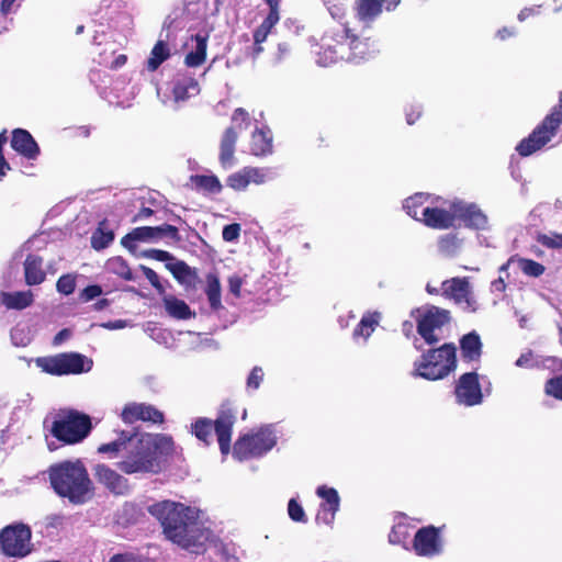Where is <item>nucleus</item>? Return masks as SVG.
Here are the masks:
<instances>
[{"instance_id": "f257e3e1", "label": "nucleus", "mask_w": 562, "mask_h": 562, "mask_svg": "<svg viewBox=\"0 0 562 562\" xmlns=\"http://www.w3.org/2000/svg\"><path fill=\"white\" fill-rule=\"evenodd\" d=\"M173 450V440L165 434L121 431L119 437L99 446L98 452L116 460V468L125 474L157 473L161 458Z\"/></svg>"}, {"instance_id": "f03ea898", "label": "nucleus", "mask_w": 562, "mask_h": 562, "mask_svg": "<svg viewBox=\"0 0 562 562\" xmlns=\"http://www.w3.org/2000/svg\"><path fill=\"white\" fill-rule=\"evenodd\" d=\"M148 512L157 518L166 537L173 543L200 553L211 538V531L199 525V510L172 501H161L148 507Z\"/></svg>"}, {"instance_id": "7ed1b4c3", "label": "nucleus", "mask_w": 562, "mask_h": 562, "mask_svg": "<svg viewBox=\"0 0 562 562\" xmlns=\"http://www.w3.org/2000/svg\"><path fill=\"white\" fill-rule=\"evenodd\" d=\"M378 50L375 41L370 37H357L345 24H337L325 32L319 49L315 54L316 63L326 67L338 60H364Z\"/></svg>"}, {"instance_id": "20e7f679", "label": "nucleus", "mask_w": 562, "mask_h": 562, "mask_svg": "<svg viewBox=\"0 0 562 562\" xmlns=\"http://www.w3.org/2000/svg\"><path fill=\"white\" fill-rule=\"evenodd\" d=\"M408 216L428 228L450 229L457 221V200L429 192H417L403 202Z\"/></svg>"}, {"instance_id": "39448f33", "label": "nucleus", "mask_w": 562, "mask_h": 562, "mask_svg": "<svg viewBox=\"0 0 562 562\" xmlns=\"http://www.w3.org/2000/svg\"><path fill=\"white\" fill-rule=\"evenodd\" d=\"M50 485L60 497L74 504H83L93 495V484L79 460L53 464L48 470Z\"/></svg>"}, {"instance_id": "423d86ee", "label": "nucleus", "mask_w": 562, "mask_h": 562, "mask_svg": "<svg viewBox=\"0 0 562 562\" xmlns=\"http://www.w3.org/2000/svg\"><path fill=\"white\" fill-rule=\"evenodd\" d=\"M279 436L276 425L260 426L237 439L233 456L238 461L263 457L276 447Z\"/></svg>"}, {"instance_id": "0eeeda50", "label": "nucleus", "mask_w": 562, "mask_h": 562, "mask_svg": "<svg viewBox=\"0 0 562 562\" xmlns=\"http://www.w3.org/2000/svg\"><path fill=\"white\" fill-rule=\"evenodd\" d=\"M456 348L452 344L431 349L414 361L412 374L425 380H440L454 368Z\"/></svg>"}, {"instance_id": "6e6552de", "label": "nucleus", "mask_w": 562, "mask_h": 562, "mask_svg": "<svg viewBox=\"0 0 562 562\" xmlns=\"http://www.w3.org/2000/svg\"><path fill=\"white\" fill-rule=\"evenodd\" d=\"M562 124V92L559 102L549 114L533 128L528 137L521 139L516 146L521 157H528L544 147L558 133Z\"/></svg>"}, {"instance_id": "1a4fd4ad", "label": "nucleus", "mask_w": 562, "mask_h": 562, "mask_svg": "<svg viewBox=\"0 0 562 562\" xmlns=\"http://www.w3.org/2000/svg\"><path fill=\"white\" fill-rule=\"evenodd\" d=\"M234 423V414L231 412H223L214 423L207 418H198L191 425V431L199 440L207 443L212 437V431L214 430L222 454L227 456L231 451V439Z\"/></svg>"}, {"instance_id": "9d476101", "label": "nucleus", "mask_w": 562, "mask_h": 562, "mask_svg": "<svg viewBox=\"0 0 562 562\" xmlns=\"http://www.w3.org/2000/svg\"><path fill=\"white\" fill-rule=\"evenodd\" d=\"M412 315L416 318L419 336L427 344H436L443 338V327L450 319L447 310L425 306L413 311Z\"/></svg>"}, {"instance_id": "9b49d317", "label": "nucleus", "mask_w": 562, "mask_h": 562, "mask_svg": "<svg viewBox=\"0 0 562 562\" xmlns=\"http://www.w3.org/2000/svg\"><path fill=\"white\" fill-rule=\"evenodd\" d=\"M89 416L76 411L63 412L53 423L52 434L66 443H75L86 438L90 431Z\"/></svg>"}, {"instance_id": "f8f14e48", "label": "nucleus", "mask_w": 562, "mask_h": 562, "mask_svg": "<svg viewBox=\"0 0 562 562\" xmlns=\"http://www.w3.org/2000/svg\"><path fill=\"white\" fill-rule=\"evenodd\" d=\"M42 371L53 375L79 374L89 372L92 361L80 353H60L54 357H43L36 360Z\"/></svg>"}, {"instance_id": "ddd939ff", "label": "nucleus", "mask_w": 562, "mask_h": 562, "mask_svg": "<svg viewBox=\"0 0 562 562\" xmlns=\"http://www.w3.org/2000/svg\"><path fill=\"white\" fill-rule=\"evenodd\" d=\"M31 536L23 524L8 526L0 532V547L5 555L24 558L32 551Z\"/></svg>"}, {"instance_id": "4468645a", "label": "nucleus", "mask_w": 562, "mask_h": 562, "mask_svg": "<svg viewBox=\"0 0 562 562\" xmlns=\"http://www.w3.org/2000/svg\"><path fill=\"white\" fill-rule=\"evenodd\" d=\"M315 494L321 498L315 521L318 525L333 526L337 512L340 508V496L336 488L319 485Z\"/></svg>"}, {"instance_id": "2eb2a0df", "label": "nucleus", "mask_w": 562, "mask_h": 562, "mask_svg": "<svg viewBox=\"0 0 562 562\" xmlns=\"http://www.w3.org/2000/svg\"><path fill=\"white\" fill-rule=\"evenodd\" d=\"M273 178V172L270 168L259 167H244L243 169L232 173L226 183L229 188L236 191H244L249 184L260 186Z\"/></svg>"}, {"instance_id": "dca6fc26", "label": "nucleus", "mask_w": 562, "mask_h": 562, "mask_svg": "<svg viewBox=\"0 0 562 562\" xmlns=\"http://www.w3.org/2000/svg\"><path fill=\"white\" fill-rule=\"evenodd\" d=\"M269 11L261 23L254 30V45L251 48L252 58H257L263 50L261 44L266 42L272 29L280 21V0H267Z\"/></svg>"}, {"instance_id": "f3484780", "label": "nucleus", "mask_w": 562, "mask_h": 562, "mask_svg": "<svg viewBox=\"0 0 562 562\" xmlns=\"http://www.w3.org/2000/svg\"><path fill=\"white\" fill-rule=\"evenodd\" d=\"M164 235L175 238L178 235V229L171 225L137 227L122 238V245L133 251L136 248V241H154Z\"/></svg>"}, {"instance_id": "a211bd4d", "label": "nucleus", "mask_w": 562, "mask_h": 562, "mask_svg": "<svg viewBox=\"0 0 562 562\" xmlns=\"http://www.w3.org/2000/svg\"><path fill=\"white\" fill-rule=\"evenodd\" d=\"M483 402V392L480 375L476 371L465 372L459 376V403L467 406L480 405Z\"/></svg>"}, {"instance_id": "6ab92c4d", "label": "nucleus", "mask_w": 562, "mask_h": 562, "mask_svg": "<svg viewBox=\"0 0 562 562\" xmlns=\"http://www.w3.org/2000/svg\"><path fill=\"white\" fill-rule=\"evenodd\" d=\"M121 418L126 424H133L138 420L153 423L164 422L161 412L150 404L137 402L127 403L121 412Z\"/></svg>"}, {"instance_id": "aec40b11", "label": "nucleus", "mask_w": 562, "mask_h": 562, "mask_svg": "<svg viewBox=\"0 0 562 562\" xmlns=\"http://www.w3.org/2000/svg\"><path fill=\"white\" fill-rule=\"evenodd\" d=\"M413 549L419 557H434L441 551V541L438 531L434 527L419 529L413 542Z\"/></svg>"}, {"instance_id": "412c9836", "label": "nucleus", "mask_w": 562, "mask_h": 562, "mask_svg": "<svg viewBox=\"0 0 562 562\" xmlns=\"http://www.w3.org/2000/svg\"><path fill=\"white\" fill-rule=\"evenodd\" d=\"M94 475L99 483L116 495H123L128 492L127 479L109 465L98 464L94 469Z\"/></svg>"}, {"instance_id": "4be33fe9", "label": "nucleus", "mask_w": 562, "mask_h": 562, "mask_svg": "<svg viewBox=\"0 0 562 562\" xmlns=\"http://www.w3.org/2000/svg\"><path fill=\"white\" fill-rule=\"evenodd\" d=\"M459 222L468 228L484 231L488 226L485 213L475 203L459 201Z\"/></svg>"}, {"instance_id": "5701e85b", "label": "nucleus", "mask_w": 562, "mask_h": 562, "mask_svg": "<svg viewBox=\"0 0 562 562\" xmlns=\"http://www.w3.org/2000/svg\"><path fill=\"white\" fill-rule=\"evenodd\" d=\"M461 359L464 363H480L483 355V342L480 335L472 330L459 339Z\"/></svg>"}, {"instance_id": "b1692460", "label": "nucleus", "mask_w": 562, "mask_h": 562, "mask_svg": "<svg viewBox=\"0 0 562 562\" xmlns=\"http://www.w3.org/2000/svg\"><path fill=\"white\" fill-rule=\"evenodd\" d=\"M11 147L23 157L33 160L40 155V147L33 136L22 128L12 132Z\"/></svg>"}, {"instance_id": "393cba45", "label": "nucleus", "mask_w": 562, "mask_h": 562, "mask_svg": "<svg viewBox=\"0 0 562 562\" xmlns=\"http://www.w3.org/2000/svg\"><path fill=\"white\" fill-rule=\"evenodd\" d=\"M200 93V87L191 76L178 75L173 81L172 95L176 103L186 102Z\"/></svg>"}, {"instance_id": "a878e982", "label": "nucleus", "mask_w": 562, "mask_h": 562, "mask_svg": "<svg viewBox=\"0 0 562 562\" xmlns=\"http://www.w3.org/2000/svg\"><path fill=\"white\" fill-rule=\"evenodd\" d=\"M238 133L228 127L222 135L220 143V164L223 168L229 169L236 164L235 146Z\"/></svg>"}, {"instance_id": "bb28decb", "label": "nucleus", "mask_w": 562, "mask_h": 562, "mask_svg": "<svg viewBox=\"0 0 562 562\" xmlns=\"http://www.w3.org/2000/svg\"><path fill=\"white\" fill-rule=\"evenodd\" d=\"M400 0H360L358 3V16L361 20H372L378 16L382 9L387 11L395 9Z\"/></svg>"}, {"instance_id": "cd10ccee", "label": "nucleus", "mask_w": 562, "mask_h": 562, "mask_svg": "<svg viewBox=\"0 0 562 562\" xmlns=\"http://www.w3.org/2000/svg\"><path fill=\"white\" fill-rule=\"evenodd\" d=\"M249 150L255 156H267L272 153V135L269 128L255 127Z\"/></svg>"}, {"instance_id": "c85d7f7f", "label": "nucleus", "mask_w": 562, "mask_h": 562, "mask_svg": "<svg viewBox=\"0 0 562 562\" xmlns=\"http://www.w3.org/2000/svg\"><path fill=\"white\" fill-rule=\"evenodd\" d=\"M34 302V294L32 291H18V292H0V304L4 305L8 310H24L31 306Z\"/></svg>"}, {"instance_id": "c756f323", "label": "nucleus", "mask_w": 562, "mask_h": 562, "mask_svg": "<svg viewBox=\"0 0 562 562\" xmlns=\"http://www.w3.org/2000/svg\"><path fill=\"white\" fill-rule=\"evenodd\" d=\"M24 277L27 285H38L46 279L43 269V259L35 255H29L24 261Z\"/></svg>"}, {"instance_id": "7c9ffc66", "label": "nucleus", "mask_w": 562, "mask_h": 562, "mask_svg": "<svg viewBox=\"0 0 562 562\" xmlns=\"http://www.w3.org/2000/svg\"><path fill=\"white\" fill-rule=\"evenodd\" d=\"M381 321V314L379 312H367L361 317V321L353 329L352 338L357 341L360 338L366 342L368 338L375 330L376 326Z\"/></svg>"}, {"instance_id": "2f4dec72", "label": "nucleus", "mask_w": 562, "mask_h": 562, "mask_svg": "<svg viewBox=\"0 0 562 562\" xmlns=\"http://www.w3.org/2000/svg\"><path fill=\"white\" fill-rule=\"evenodd\" d=\"M164 306L170 317L177 319H189L194 316L189 305L173 295H165L162 297Z\"/></svg>"}, {"instance_id": "473e14b6", "label": "nucleus", "mask_w": 562, "mask_h": 562, "mask_svg": "<svg viewBox=\"0 0 562 562\" xmlns=\"http://www.w3.org/2000/svg\"><path fill=\"white\" fill-rule=\"evenodd\" d=\"M194 46L186 56L184 63L188 67H198L204 63L206 57L207 38L203 35H195Z\"/></svg>"}, {"instance_id": "72a5a7b5", "label": "nucleus", "mask_w": 562, "mask_h": 562, "mask_svg": "<svg viewBox=\"0 0 562 562\" xmlns=\"http://www.w3.org/2000/svg\"><path fill=\"white\" fill-rule=\"evenodd\" d=\"M170 48L165 40H159L153 47L149 58L146 63V68L149 71H155L159 66L170 57Z\"/></svg>"}, {"instance_id": "f704fd0d", "label": "nucleus", "mask_w": 562, "mask_h": 562, "mask_svg": "<svg viewBox=\"0 0 562 562\" xmlns=\"http://www.w3.org/2000/svg\"><path fill=\"white\" fill-rule=\"evenodd\" d=\"M205 293L212 310L217 311L222 308L221 283L215 274L210 273L206 276Z\"/></svg>"}, {"instance_id": "c9c22d12", "label": "nucleus", "mask_w": 562, "mask_h": 562, "mask_svg": "<svg viewBox=\"0 0 562 562\" xmlns=\"http://www.w3.org/2000/svg\"><path fill=\"white\" fill-rule=\"evenodd\" d=\"M457 252V235L448 233L437 239V254L442 258H453Z\"/></svg>"}, {"instance_id": "e433bc0d", "label": "nucleus", "mask_w": 562, "mask_h": 562, "mask_svg": "<svg viewBox=\"0 0 562 562\" xmlns=\"http://www.w3.org/2000/svg\"><path fill=\"white\" fill-rule=\"evenodd\" d=\"M195 187L209 192L220 193L222 191V184L218 178L214 175H196L191 178Z\"/></svg>"}, {"instance_id": "4c0bfd02", "label": "nucleus", "mask_w": 562, "mask_h": 562, "mask_svg": "<svg viewBox=\"0 0 562 562\" xmlns=\"http://www.w3.org/2000/svg\"><path fill=\"white\" fill-rule=\"evenodd\" d=\"M105 269L108 272L116 274L124 280L133 279L131 268L122 257L110 258L105 263Z\"/></svg>"}, {"instance_id": "58836bf2", "label": "nucleus", "mask_w": 562, "mask_h": 562, "mask_svg": "<svg viewBox=\"0 0 562 562\" xmlns=\"http://www.w3.org/2000/svg\"><path fill=\"white\" fill-rule=\"evenodd\" d=\"M32 331L30 326L19 324L11 330V340L14 346L24 347L32 340Z\"/></svg>"}, {"instance_id": "ea45409f", "label": "nucleus", "mask_w": 562, "mask_h": 562, "mask_svg": "<svg viewBox=\"0 0 562 562\" xmlns=\"http://www.w3.org/2000/svg\"><path fill=\"white\" fill-rule=\"evenodd\" d=\"M127 57L124 54H119L114 56V52L112 49H105L100 54L99 64L105 65L111 69H119L126 64Z\"/></svg>"}, {"instance_id": "a19ab883", "label": "nucleus", "mask_w": 562, "mask_h": 562, "mask_svg": "<svg viewBox=\"0 0 562 562\" xmlns=\"http://www.w3.org/2000/svg\"><path fill=\"white\" fill-rule=\"evenodd\" d=\"M518 265L520 270L529 277L538 278L543 274L546 268L542 263L528 259V258H519Z\"/></svg>"}, {"instance_id": "79ce46f5", "label": "nucleus", "mask_w": 562, "mask_h": 562, "mask_svg": "<svg viewBox=\"0 0 562 562\" xmlns=\"http://www.w3.org/2000/svg\"><path fill=\"white\" fill-rule=\"evenodd\" d=\"M544 393L550 397L562 401V373L546 381Z\"/></svg>"}, {"instance_id": "37998d69", "label": "nucleus", "mask_w": 562, "mask_h": 562, "mask_svg": "<svg viewBox=\"0 0 562 562\" xmlns=\"http://www.w3.org/2000/svg\"><path fill=\"white\" fill-rule=\"evenodd\" d=\"M465 302L469 307L474 310L476 303L468 278H459V303Z\"/></svg>"}, {"instance_id": "c03bdc74", "label": "nucleus", "mask_w": 562, "mask_h": 562, "mask_svg": "<svg viewBox=\"0 0 562 562\" xmlns=\"http://www.w3.org/2000/svg\"><path fill=\"white\" fill-rule=\"evenodd\" d=\"M114 239V234L111 231H103L99 228L93 233L91 238L92 247L97 250L104 249Z\"/></svg>"}, {"instance_id": "a18cd8bd", "label": "nucleus", "mask_w": 562, "mask_h": 562, "mask_svg": "<svg viewBox=\"0 0 562 562\" xmlns=\"http://www.w3.org/2000/svg\"><path fill=\"white\" fill-rule=\"evenodd\" d=\"M56 289L64 295H70L76 289V276L63 274L56 283Z\"/></svg>"}, {"instance_id": "49530a36", "label": "nucleus", "mask_w": 562, "mask_h": 562, "mask_svg": "<svg viewBox=\"0 0 562 562\" xmlns=\"http://www.w3.org/2000/svg\"><path fill=\"white\" fill-rule=\"evenodd\" d=\"M408 528L403 522H397L389 535L390 542L393 544H401L408 538Z\"/></svg>"}, {"instance_id": "de8ad7c7", "label": "nucleus", "mask_w": 562, "mask_h": 562, "mask_svg": "<svg viewBox=\"0 0 562 562\" xmlns=\"http://www.w3.org/2000/svg\"><path fill=\"white\" fill-rule=\"evenodd\" d=\"M537 241L547 248L559 249L562 248V234H539L537 236Z\"/></svg>"}, {"instance_id": "09e8293b", "label": "nucleus", "mask_w": 562, "mask_h": 562, "mask_svg": "<svg viewBox=\"0 0 562 562\" xmlns=\"http://www.w3.org/2000/svg\"><path fill=\"white\" fill-rule=\"evenodd\" d=\"M288 514L289 517L296 522L305 524L307 521L306 514L301 504H299L294 498H291L288 504Z\"/></svg>"}, {"instance_id": "8fccbe9b", "label": "nucleus", "mask_w": 562, "mask_h": 562, "mask_svg": "<svg viewBox=\"0 0 562 562\" xmlns=\"http://www.w3.org/2000/svg\"><path fill=\"white\" fill-rule=\"evenodd\" d=\"M263 370L261 367H254L250 373L248 374L246 387L248 391H256L259 389L261 382L263 381Z\"/></svg>"}, {"instance_id": "3c124183", "label": "nucleus", "mask_w": 562, "mask_h": 562, "mask_svg": "<svg viewBox=\"0 0 562 562\" xmlns=\"http://www.w3.org/2000/svg\"><path fill=\"white\" fill-rule=\"evenodd\" d=\"M250 125V120L248 113L244 109H236L232 116V126L234 131L241 130L243 127H248Z\"/></svg>"}, {"instance_id": "603ef678", "label": "nucleus", "mask_w": 562, "mask_h": 562, "mask_svg": "<svg viewBox=\"0 0 562 562\" xmlns=\"http://www.w3.org/2000/svg\"><path fill=\"white\" fill-rule=\"evenodd\" d=\"M181 12L179 10L173 11L169 14L164 23V29L166 30V40L170 38V31L172 29H181L183 27V22L180 21Z\"/></svg>"}, {"instance_id": "864d4df0", "label": "nucleus", "mask_w": 562, "mask_h": 562, "mask_svg": "<svg viewBox=\"0 0 562 562\" xmlns=\"http://www.w3.org/2000/svg\"><path fill=\"white\" fill-rule=\"evenodd\" d=\"M441 295L457 301V278L443 281L440 286Z\"/></svg>"}, {"instance_id": "5fc2aeb1", "label": "nucleus", "mask_w": 562, "mask_h": 562, "mask_svg": "<svg viewBox=\"0 0 562 562\" xmlns=\"http://www.w3.org/2000/svg\"><path fill=\"white\" fill-rule=\"evenodd\" d=\"M240 225L237 223L226 225L223 228L222 236L225 241H235L240 235Z\"/></svg>"}, {"instance_id": "6e6d98bb", "label": "nucleus", "mask_w": 562, "mask_h": 562, "mask_svg": "<svg viewBox=\"0 0 562 562\" xmlns=\"http://www.w3.org/2000/svg\"><path fill=\"white\" fill-rule=\"evenodd\" d=\"M102 294V289L100 285L93 284L88 285L85 288L80 294L79 297L82 302H89L94 300L95 297L100 296Z\"/></svg>"}, {"instance_id": "4d7b16f0", "label": "nucleus", "mask_w": 562, "mask_h": 562, "mask_svg": "<svg viewBox=\"0 0 562 562\" xmlns=\"http://www.w3.org/2000/svg\"><path fill=\"white\" fill-rule=\"evenodd\" d=\"M324 2L327 5V9H328L330 15L334 19L340 20L344 16L345 7L342 3L335 2L334 0H324Z\"/></svg>"}, {"instance_id": "13d9d810", "label": "nucleus", "mask_w": 562, "mask_h": 562, "mask_svg": "<svg viewBox=\"0 0 562 562\" xmlns=\"http://www.w3.org/2000/svg\"><path fill=\"white\" fill-rule=\"evenodd\" d=\"M172 271H173L175 277L179 280H186L187 278L191 277V274H192L189 266L182 261L177 262L175 265Z\"/></svg>"}, {"instance_id": "bf43d9fd", "label": "nucleus", "mask_w": 562, "mask_h": 562, "mask_svg": "<svg viewBox=\"0 0 562 562\" xmlns=\"http://www.w3.org/2000/svg\"><path fill=\"white\" fill-rule=\"evenodd\" d=\"M100 326L105 329H109V330H117V329L131 327L132 323L127 319H115V321H109V322L102 323Z\"/></svg>"}, {"instance_id": "052dcab7", "label": "nucleus", "mask_w": 562, "mask_h": 562, "mask_svg": "<svg viewBox=\"0 0 562 562\" xmlns=\"http://www.w3.org/2000/svg\"><path fill=\"white\" fill-rule=\"evenodd\" d=\"M243 285V279L238 274H233L228 278L229 292L236 297L240 295V289Z\"/></svg>"}, {"instance_id": "680f3d73", "label": "nucleus", "mask_w": 562, "mask_h": 562, "mask_svg": "<svg viewBox=\"0 0 562 562\" xmlns=\"http://www.w3.org/2000/svg\"><path fill=\"white\" fill-rule=\"evenodd\" d=\"M7 142L5 132L0 133V179L5 176L7 170L10 169L9 164L5 161L2 155V147Z\"/></svg>"}, {"instance_id": "e2e57ef3", "label": "nucleus", "mask_w": 562, "mask_h": 562, "mask_svg": "<svg viewBox=\"0 0 562 562\" xmlns=\"http://www.w3.org/2000/svg\"><path fill=\"white\" fill-rule=\"evenodd\" d=\"M142 269L144 271L146 279L150 282V284L154 288H156L158 291H161L162 286L160 284L158 274L153 269H150L148 267L143 266Z\"/></svg>"}, {"instance_id": "0e129e2a", "label": "nucleus", "mask_w": 562, "mask_h": 562, "mask_svg": "<svg viewBox=\"0 0 562 562\" xmlns=\"http://www.w3.org/2000/svg\"><path fill=\"white\" fill-rule=\"evenodd\" d=\"M109 562H148L145 559H142L135 554L132 553H125V554H115L110 559Z\"/></svg>"}, {"instance_id": "69168bd1", "label": "nucleus", "mask_w": 562, "mask_h": 562, "mask_svg": "<svg viewBox=\"0 0 562 562\" xmlns=\"http://www.w3.org/2000/svg\"><path fill=\"white\" fill-rule=\"evenodd\" d=\"M422 114V108L420 105H412L407 111H406V122L407 124L412 125L416 122V120L419 119Z\"/></svg>"}, {"instance_id": "338daca9", "label": "nucleus", "mask_w": 562, "mask_h": 562, "mask_svg": "<svg viewBox=\"0 0 562 562\" xmlns=\"http://www.w3.org/2000/svg\"><path fill=\"white\" fill-rule=\"evenodd\" d=\"M538 9L539 7L524 8L522 10H520L517 18L520 22H524L530 16L536 15L539 12Z\"/></svg>"}, {"instance_id": "774afa93", "label": "nucleus", "mask_w": 562, "mask_h": 562, "mask_svg": "<svg viewBox=\"0 0 562 562\" xmlns=\"http://www.w3.org/2000/svg\"><path fill=\"white\" fill-rule=\"evenodd\" d=\"M515 35H516V30L514 27L504 26L503 29L497 31V37L502 41H505Z\"/></svg>"}]
</instances>
